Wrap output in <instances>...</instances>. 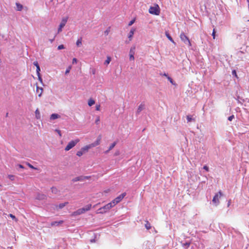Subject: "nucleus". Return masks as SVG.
<instances>
[{
    "label": "nucleus",
    "instance_id": "nucleus-29",
    "mask_svg": "<svg viewBox=\"0 0 249 249\" xmlns=\"http://www.w3.org/2000/svg\"><path fill=\"white\" fill-rule=\"evenodd\" d=\"M100 117L97 116L96 118L95 121V123L96 124H98L100 123Z\"/></svg>",
    "mask_w": 249,
    "mask_h": 249
},
{
    "label": "nucleus",
    "instance_id": "nucleus-30",
    "mask_svg": "<svg viewBox=\"0 0 249 249\" xmlns=\"http://www.w3.org/2000/svg\"><path fill=\"white\" fill-rule=\"evenodd\" d=\"M8 178L11 180H14V178H15V176L14 175H9L8 176Z\"/></svg>",
    "mask_w": 249,
    "mask_h": 249
},
{
    "label": "nucleus",
    "instance_id": "nucleus-19",
    "mask_svg": "<svg viewBox=\"0 0 249 249\" xmlns=\"http://www.w3.org/2000/svg\"><path fill=\"white\" fill-rule=\"evenodd\" d=\"M165 35H166V37L168 38V39L170 41H171L173 43H174L175 44H176V43L175 42V41H174V40L173 39L172 37L170 36V35H169V34L167 32H165Z\"/></svg>",
    "mask_w": 249,
    "mask_h": 249
},
{
    "label": "nucleus",
    "instance_id": "nucleus-32",
    "mask_svg": "<svg viewBox=\"0 0 249 249\" xmlns=\"http://www.w3.org/2000/svg\"><path fill=\"white\" fill-rule=\"evenodd\" d=\"M51 190H52V192L54 194H56L57 192V189L53 187L51 189Z\"/></svg>",
    "mask_w": 249,
    "mask_h": 249
},
{
    "label": "nucleus",
    "instance_id": "nucleus-37",
    "mask_svg": "<svg viewBox=\"0 0 249 249\" xmlns=\"http://www.w3.org/2000/svg\"><path fill=\"white\" fill-rule=\"evenodd\" d=\"M27 165L31 168L32 169H36V168L34 167L32 165H31L30 163H27Z\"/></svg>",
    "mask_w": 249,
    "mask_h": 249
},
{
    "label": "nucleus",
    "instance_id": "nucleus-46",
    "mask_svg": "<svg viewBox=\"0 0 249 249\" xmlns=\"http://www.w3.org/2000/svg\"><path fill=\"white\" fill-rule=\"evenodd\" d=\"M160 75L161 76H164L166 77L167 78V77H168V76L167 75V74L166 73H160Z\"/></svg>",
    "mask_w": 249,
    "mask_h": 249
},
{
    "label": "nucleus",
    "instance_id": "nucleus-26",
    "mask_svg": "<svg viewBox=\"0 0 249 249\" xmlns=\"http://www.w3.org/2000/svg\"><path fill=\"white\" fill-rule=\"evenodd\" d=\"M76 45L77 47H79L82 45V38L78 39L76 41Z\"/></svg>",
    "mask_w": 249,
    "mask_h": 249
},
{
    "label": "nucleus",
    "instance_id": "nucleus-16",
    "mask_svg": "<svg viewBox=\"0 0 249 249\" xmlns=\"http://www.w3.org/2000/svg\"><path fill=\"white\" fill-rule=\"evenodd\" d=\"M135 31V29L132 28L131 29L130 31L129 32L128 37L130 41H131L132 40Z\"/></svg>",
    "mask_w": 249,
    "mask_h": 249
},
{
    "label": "nucleus",
    "instance_id": "nucleus-6",
    "mask_svg": "<svg viewBox=\"0 0 249 249\" xmlns=\"http://www.w3.org/2000/svg\"><path fill=\"white\" fill-rule=\"evenodd\" d=\"M222 196V193L221 191H219L218 193L216 194L213 199V202L215 204V206H217L219 204V199Z\"/></svg>",
    "mask_w": 249,
    "mask_h": 249
},
{
    "label": "nucleus",
    "instance_id": "nucleus-51",
    "mask_svg": "<svg viewBox=\"0 0 249 249\" xmlns=\"http://www.w3.org/2000/svg\"><path fill=\"white\" fill-rule=\"evenodd\" d=\"M7 249H12L11 247H8Z\"/></svg>",
    "mask_w": 249,
    "mask_h": 249
},
{
    "label": "nucleus",
    "instance_id": "nucleus-10",
    "mask_svg": "<svg viewBox=\"0 0 249 249\" xmlns=\"http://www.w3.org/2000/svg\"><path fill=\"white\" fill-rule=\"evenodd\" d=\"M101 139V136H99L96 141L91 144H89V145L90 146V148H91L98 145L100 143Z\"/></svg>",
    "mask_w": 249,
    "mask_h": 249
},
{
    "label": "nucleus",
    "instance_id": "nucleus-15",
    "mask_svg": "<svg viewBox=\"0 0 249 249\" xmlns=\"http://www.w3.org/2000/svg\"><path fill=\"white\" fill-rule=\"evenodd\" d=\"M60 118V116L57 114L53 113L50 116V120H53Z\"/></svg>",
    "mask_w": 249,
    "mask_h": 249
},
{
    "label": "nucleus",
    "instance_id": "nucleus-53",
    "mask_svg": "<svg viewBox=\"0 0 249 249\" xmlns=\"http://www.w3.org/2000/svg\"><path fill=\"white\" fill-rule=\"evenodd\" d=\"M1 186V184H0V187Z\"/></svg>",
    "mask_w": 249,
    "mask_h": 249
},
{
    "label": "nucleus",
    "instance_id": "nucleus-49",
    "mask_svg": "<svg viewBox=\"0 0 249 249\" xmlns=\"http://www.w3.org/2000/svg\"><path fill=\"white\" fill-rule=\"evenodd\" d=\"M18 166L20 168H24V167L21 164L18 165Z\"/></svg>",
    "mask_w": 249,
    "mask_h": 249
},
{
    "label": "nucleus",
    "instance_id": "nucleus-21",
    "mask_svg": "<svg viewBox=\"0 0 249 249\" xmlns=\"http://www.w3.org/2000/svg\"><path fill=\"white\" fill-rule=\"evenodd\" d=\"M67 203H68L67 202H65L64 203H61L59 205H56V209H62L64 207H65Z\"/></svg>",
    "mask_w": 249,
    "mask_h": 249
},
{
    "label": "nucleus",
    "instance_id": "nucleus-43",
    "mask_svg": "<svg viewBox=\"0 0 249 249\" xmlns=\"http://www.w3.org/2000/svg\"><path fill=\"white\" fill-rule=\"evenodd\" d=\"M234 118V116L233 115H232V116H230L229 118H228V120L230 121H232V119Z\"/></svg>",
    "mask_w": 249,
    "mask_h": 249
},
{
    "label": "nucleus",
    "instance_id": "nucleus-45",
    "mask_svg": "<svg viewBox=\"0 0 249 249\" xmlns=\"http://www.w3.org/2000/svg\"><path fill=\"white\" fill-rule=\"evenodd\" d=\"M167 79H168V80L172 83V84H173V80L172 79V78L170 77H167Z\"/></svg>",
    "mask_w": 249,
    "mask_h": 249
},
{
    "label": "nucleus",
    "instance_id": "nucleus-23",
    "mask_svg": "<svg viewBox=\"0 0 249 249\" xmlns=\"http://www.w3.org/2000/svg\"><path fill=\"white\" fill-rule=\"evenodd\" d=\"M17 10L21 11L23 8V6L19 3H16Z\"/></svg>",
    "mask_w": 249,
    "mask_h": 249
},
{
    "label": "nucleus",
    "instance_id": "nucleus-18",
    "mask_svg": "<svg viewBox=\"0 0 249 249\" xmlns=\"http://www.w3.org/2000/svg\"><path fill=\"white\" fill-rule=\"evenodd\" d=\"M35 116L36 118L37 119H40L41 118V115L40 113V111L38 108H37L35 111Z\"/></svg>",
    "mask_w": 249,
    "mask_h": 249
},
{
    "label": "nucleus",
    "instance_id": "nucleus-42",
    "mask_svg": "<svg viewBox=\"0 0 249 249\" xmlns=\"http://www.w3.org/2000/svg\"><path fill=\"white\" fill-rule=\"evenodd\" d=\"M37 76H38V79L39 80V81L41 83H42V79L41 77V76H40V74L39 75H37Z\"/></svg>",
    "mask_w": 249,
    "mask_h": 249
},
{
    "label": "nucleus",
    "instance_id": "nucleus-25",
    "mask_svg": "<svg viewBox=\"0 0 249 249\" xmlns=\"http://www.w3.org/2000/svg\"><path fill=\"white\" fill-rule=\"evenodd\" d=\"M95 104V101L91 99H90L88 101V105L89 106H91Z\"/></svg>",
    "mask_w": 249,
    "mask_h": 249
},
{
    "label": "nucleus",
    "instance_id": "nucleus-5",
    "mask_svg": "<svg viewBox=\"0 0 249 249\" xmlns=\"http://www.w3.org/2000/svg\"><path fill=\"white\" fill-rule=\"evenodd\" d=\"M79 142V139H76L68 143V144H67V145L66 146V147H65V150L66 151L70 150L74 146H75L76 145V144L78 142Z\"/></svg>",
    "mask_w": 249,
    "mask_h": 249
},
{
    "label": "nucleus",
    "instance_id": "nucleus-34",
    "mask_svg": "<svg viewBox=\"0 0 249 249\" xmlns=\"http://www.w3.org/2000/svg\"><path fill=\"white\" fill-rule=\"evenodd\" d=\"M232 74L233 75H234L236 78H238V76H237V74H236V71H235V70H233V71H232Z\"/></svg>",
    "mask_w": 249,
    "mask_h": 249
},
{
    "label": "nucleus",
    "instance_id": "nucleus-7",
    "mask_svg": "<svg viewBox=\"0 0 249 249\" xmlns=\"http://www.w3.org/2000/svg\"><path fill=\"white\" fill-rule=\"evenodd\" d=\"M89 149H90V146L89 145V144L87 145L82 147L80 150L77 152L76 155L79 157H81L84 154L88 152Z\"/></svg>",
    "mask_w": 249,
    "mask_h": 249
},
{
    "label": "nucleus",
    "instance_id": "nucleus-8",
    "mask_svg": "<svg viewBox=\"0 0 249 249\" xmlns=\"http://www.w3.org/2000/svg\"><path fill=\"white\" fill-rule=\"evenodd\" d=\"M126 196V193H124L122 194L121 195L117 197L115 199L113 200L111 202L112 204L114 206L117 204H118L119 202H120L123 198Z\"/></svg>",
    "mask_w": 249,
    "mask_h": 249
},
{
    "label": "nucleus",
    "instance_id": "nucleus-12",
    "mask_svg": "<svg viewBox=\"0 0 249 249\" xmlns=\"http://www.w3.org/2000/svg\"><path fill=\"white\" fill-rule=\"evenodd\" d=\"M36 198L39 200H42L45 199L46 198V196L44 194H38L36 195Z\"/></svg>",
    "mask_w": 249,
    "mask_h": 249
},
{
    "label": "nucleus",
    "instance_id": "nucleus-40",
    "mask_svg": "<svg viewBox=\"0 0 249 249\" xmlns=\"http://www.w3.org/2000/svg\"><path fill=\"white\" fill-rule=\"evenodd\" d=\"M111 57H109V56H108V57H107V60L105 61V62H110L111 61Z\"/></svg>",
    "mask_w": 249,
    "mask_h": 249
},
{
    "label": "nucleus",
    "instance_id": "nucleus-4",
    "mask_svg": "<svg viewBox=\"0 0 249 249\" xmlns=\"http://www.w3.org/2000/svg\"><path fill=\"white\" fill-rule=\"evenodd\" d=\"M179 36L182 41H183L185 44H187L189 47L191 46L192 44L190 39L183 32H181L180 33Z\"/></svg>",
    "mask_w": 249,
    "mask_h": 249
},
{
    "label": "nucleus",
    "instance_id": "nucleus-33",
    "mask_svg": "<svg viewBox=\"0 0 249 249\" xmlns=\"http://www.w3.org/2000/svg\"><path fill=\"white\" fill-rule=\"evenodd\" d=\"M109 32H110V27H109L107 30H106L105 31V32H104L105 35H106V36L108 35V34H109Z\"/></svg>",
    "mask_w": 249,
    "mask_h": 249
},
{
    "label": "nucleus",
    "instance_id": "nucleus-11",
    "mask_svg": "<svg viewBox=\"0 0 249 249\" xmlns=\"http://www.w3.org/2000/svg\"><path fill=\"white\" fill-rule=\"evenodd\" d=\"M135 47H132L130 50V61H134V54L135 53Z\"/></svg>",
    "mask_w": 249,
    "mask_h": 249
},
{
    "label": "nucleus",
    "instance_id": "nucleus-48",
    "mask_svg": "<svg viewBox=\"0 0 249 249\" xmlns=\"http://www.w3.org/2000/svg\"><path fill=\"white\" fill-rule=\"evenodd\" d=\"M77 59L75 58H73L72 59V62H76Z\"/></svg>",
    "mask_w": 249,
    "mask_h": 249
},
{
    "label": "nucleus",
    "instance_id": "nucleus-1",
    "mask_svg": "<svg viewBox=\"0 0 249 249\" xmlns=\"http://www.w3.org/2000/svg\"><path fill=\"white\" fill-rule=\"evenodd\" d=\"M91 207V204H89L88 205H86L84 207L79 209L77 210V211L74 212L72 213V215L76 216L77 215H80V214L84 213L87 211H89Z\"/></svg>",
    "mask_w": 249,
    "mask_h": 249
},
{
    "label": "nucleus",
    "instance_id": "nucleus-2",
    "mask_svg": "<svg viewBox=\"0 0 249 249\" xmlns=\"http://www.w3.org/2000/svg\"><path fill=\"white\" fill-rule=\"evenodd\" d=\"M114 207L111 202L108 203L104 207L100 208L97 211V213H104L108 212L111 208Z\"/></svg>",
    "mask_w": 249,
    "mask_h": 249
},
{
    "label": "nucleus",
    "instance_id": "nucleus-9",
    "mask_svg": "<svg viewBox=\"0 0 249 249\" xmlns=\"http://www.w3.org/2000/svg\"><path fill=\"white\" fill-rule=\"evenodd\" d=\"M67 18H63L61 22L60 23V24L59 25V27L58 29V33L62 31V28L65 26V24L67 23Z\"/></svg>",
    "mask_w": 249,
    "mask_h": 249
},
{
    "label": "nucleus",
    "instance_id": "nucleus-39",
    "mask_svg": "<svg viewBox=\"0 0 249 249\" xmlns=\"http://www.w3.org/2000/svg\"><path fill=\"white\" fill-rule=\"evenodd\" d=\"M135 21V19H133L132 20H131L128 23V26H131L134 23Z\"/></svg>",
    "mask_w": 249,
    "mask_h": 249
},
{
    "label": "nucleus",
    "instance_id": "nucleus-31",
    "mask_svg": "<svg viewBox=\"0 0 249 249\" xmlns=\"http://www.w3.org/2000/svg\"><path fill=\"white\" fill-rule=\"evenodd\" d=\"M215 33H216L215 30V29H213V33H212V36H213V39H214L215 38Z\"/></svg>",
    "mask_w": 249,
    "mask_h": 249
},
{
    "label": "nucleus",
    "instance_id": "nucleus-41",
    "mask_svg": "<svg viewBox=\"0 0 249 249\" xmlns=\"http://www.w3.org/2000/svg\"><path fill=\"white\" fill-rule=\"evenodd\" d=\"M9 216L11 217L12 219H15L16 221H17V219H16V217L12 214H10Z\"/></svg>",
    "mask_w": 249,
    "mask_h": 249
},
{
    "label": "nucleus",
    "instance_id": "nucleus-44",
    "mask_svg": "<svg viewBox=\"0 0 249 249\" xmlns=\"http://www.w3.org/2000/svg\"><path fill=\"white\" fill-rule=\"evenodd\" d=\"M203 169H205V170H206L207 171H209V167L207 165L204 166Z\"/></svg>",
    "mask_w": 249,
    "mask_h": 249
},
{
    "label": "nucleus",
    "instance_id": "nucleus-38",
    "mask_svg": "<svg viewBox=\"0 0 249 249\" xmlns=\"http://www.w3.org/2000/svg\"><path fill=\"white\" fill-rule=\"evenodd\" d=\"M58 50H61L64 49V46L63 45H60L57 47Z\"/></svg>",
    "mask_w": 249,
    "mask_h": 249
},
{
    "label": "nucleus",
    "instance_id": "nucleus-3",
    "mask_svg": "<svg viewBox=\"0 0 249 249\" xmlns=\"http://www.w3.org/2000/svg\"><path fill=\"white\" fill-rule=\"evenodd\" d=\"M149 12L152 15H159L160 14V8L158 4L154 6H151L149 9Z\"/></svg>",
    "mask_w": 249,
    "mask_h": 249
},
{
    "label": "nucleus",
    "instance_id": "nucleus-35",
    "mask_svg": "<svg viewBox=\"0 0 249 249\" xmlns=\"http://www.w3.org/2000/svg\"><path fill=\"white\" fill-rule=\"evenodd\" d=\"M71 69V66L69 67L66 70V71H65V74H68L69 73Z\"/></svg>",
    "mask_w": 249,
    "mask_h": 249
},
{
    "label": "nucleus",
    "instance_id": "nucleus-24",
    "mask_svg": "<svg viewBox=\"0 0 249 249\" xmlns=\"http://www.w3.org/2000/svg\"><path fill=\"white\" fill-rule=\"evenodd\" d=\"M35 65L36 66V68L37 75L40 74V72H39V71H40V69L39 66L38 65V63H35Z\"/></svg>",
    "mask_w": 249,
    "mask_h": 249
},
{
    "label": "nucleus",
    "instance_id": "nucleus-20",
    "mask_svg": "<svg viewBox=\"0 0 249 249\" xmlns=\"http://www.w3.org/2000/svg\"><path fill=\"white\" fill-rule=\"evenodd\" d=\"M62 223H63V221H61V220L59 221L53 222L51 223V226H58V225L62 224Z\"/></svg>",
    "mask_w": 249,
    "mask_h": 249
},
{
    "label": "nucleus",
    "instance_id": "nucleus-17",
    "mask_svg": "<svg viewBox=\"0 0 249 249\" xmlns=\"http://www.w3.org/2000/svg\"><path fill=\"white\" fill-rule=\"evenodd\" d=\"M116 144H117V142H115L113 143H112L109 146V147L108 148V149L105 152V154H107L109 152V151L112 150L114 147V146L116 145Z\"/></svg>",
    "mask_w": 249,
    "mask_h": 249
},
{
    "label": "nucleus",
    "instance_id": "nucleus-50",
    "mask_svg": "<svg viewBox=\"0 0 249 249\" xmlns=\"http://www.w3.org/2000/svg\"><path fill=\"white\" fill-rule=\"evenodd\" d=\"M54 37H55V36L53 37V39L51 40V41L52 42L54 40Z\"/></svg>",
    "mask_w": 249,
    "mask_h": 249
},
{
    "label": "nucleus",
    "instance_id": "nucleus-13",
    "mask_svg": "<svg viewBox=\"0 0 249 249\" xmlns=\"http://www.w3.org/2000/svg\"><path fill=\"white\" fill-rule=\"evenodd\" d=\"M43 91V89L41 87H39L38 86H36V92L38 94L39 97H41Z\"/></svg>",
    "mask_w": 249,
    "mask_h": 249
},
{
    "label": "nucleus",
    "instance_id": "nucleus-14",
    "mask_svg": "<svg viewBox=\"0 0 249 249\" xmlns=\"http://www.w3.org/2000/svg\"><path fill=\"white\" fill-rule=\"evenodd\" d=\"M145 108V106L142 103L138 107V108L137 109V113L139 114L140 113L142 110H143Z\"/></svg>",
    "mask_w": 249,
    "mask_h": 249
},
{
    "label": "nucleus",
    "instance_id": "nucleus-47",
    "mask_svg": "<svg viewBox=\"0 0 249 249\" xmlns=\"http://www.w3.org/2000/svg\"><path fill=\"white\" fill-rule=\"evenodd\" d=\"M100 105H97V106H96V109L97 110H100Z\"/></svg>",
    "mask_w": 249,
    "mask_h": 249
},
{
    "label": "nucleus",
    "instance_id": "nucleus-36",
    "mask_svg": "<svg viewBox=\"0 0 249 249\" xmlns=\"http://www.w3.org/2000/svg\"><path fill=\"white\" fill-rule=\"evenodd\" d=\"M55 131L58 133L60 137L62 136L61 131L59 129H55Z\"/></svg>",
    "mask_w": 249,
    "mask_h": 249
},
{
    "label": "nucleus",
    "instance_id": "nucleus-22",
    "mask_svg": "<svg viewBox=\"0 0 249 249\" xmlns=\"http://www.w3.org/2000/svg\"><path fill=\"white\" fill-rule=\"evenodd\" d=\"M84 178L83 177H76V178L72 179V181L73 182H76V181H80V180H83Z\"/></svg>",
    "mask_w": 249,
    "mask_h": 249
},
{
    "label": "nucleus",
    "instance_id": "nucleus-27",
    "mask_svg": "<svg viewBox=\"0 0 249 249\" xmlns=\"http://www.w3.org/2000/svg\"><path fill=\"white\" fill-rule=\"evenodd\" d=\"M186 118H187L188 123H189V122L194 121V119L193 118H192V116L190 115L187 116Z\"/></svg>",
    "mask_w": 249,
    "mask_h": 249
},
{
    "label": "nucleus",
    "instance_id": "nucleus-28",
    "mask_svg": "<svg viewBox=\"0 0 249 249\" xmlns=\"http://www.w3.org/2000/svg\"><path fill=\"white\" fill-rule=\"evenodd\" d=\"M145 227L147 230H149L151 228V225L148 221H146L145 224Z\"/></svg>",
    "mask_w": 249,
    "mask_h": 249
},
{
    "label": "nucleus",
    "instance_id": "nucleus-52",
    "mask_svg": "<svg viewBox=\"0 0 249 249\" xmlns=\"http://www.w3.org/2000/svg\"><path fill=\"white\" fill-rule=\"evenodd\" d=\"M119 154V152H117L115 154L116 155H118Z\"/></svg>",
    "mask_w": 249,
    "mask_h": 249
}]
</instances>
